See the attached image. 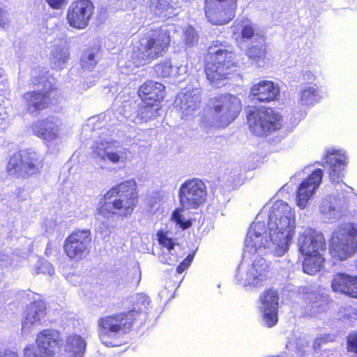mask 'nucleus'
<instances>
[{
	"mask_svg": "<svg viewBox=\"0 0 357 357\" xmlns=\"http://www.w3.org/2000/svg\"><path fill=\"white\" fill-rule=\"evenodd\" d=\"M268 231L270 239L275 245L274 255L281 257L289 250L295 234V215L287 203L275 201L268 212L267 227L264 222H254L249 229L248 238L254 241L263 237Z\"/></svg>",
	"mask_w": 357,
	"mask_h": 357,
	"instance_id": "1",
	"label": "nucleus"
},
{
	"mask_svg": "<svg viewBox=\"0 0 357 357\" xmlns=\"http://www.w3.org/2000/svg\"><path fill=\"white\" fill-rule=\"evenodd\" d=\"M149 297L138 293L133 298L132 309L101 317L98 321V335L101 342L107 347L121 345L116 337L129 333L142 314L148 313Z\"/></svg>",
	"mask_w": 357,
	"mask_h": 357,
	"instance_id": "2",
	"label": "nucleus"
},
{
	"mask_svg": "<svg viewBox=\"0 0 357 357\" xmlns=\"http://www.w3.org/2000/svg\"><path fill=\"white\" fill-rule=\"evenodd\" d=\"M139 195L133 179L121 181L112 186L100 199L97 212L104 218L130 217L139 203Z\"/></svg>",
	"mask_w": 357,
	"mask_h": 357,
	"instance_id": "3",
	"label": "nucleus"
},
{
	"mask_svg": "<svg viewBox=\"0 0 357 357\" xmlns=\"http://www.w3.org/2000/svg\"><path fill=\"white\" fill-rule=\"evenodd\" d=\"M170 45L169 30L162 26L147 29L132 43L131 58L136 66H144L162 56L167 52Z\"/></svg>",
	"mask_w": 357,
	"mask_h": 357,
	"instance_id": "4",
	"label": "nucleus"
},
{
	"mask_svg": "<svg viewBox=\"0 0 357 357\" xmlns=\"http://www.w3.org/2000/svg\"><path fill=\"white\" fill-rule=\"evenodd\" d=\"M30 86H42L41 90H32L23 93L22 100L26 112L31 116H38L52 105L60 102L61 91L43 75L33 76L30 79Z\"/></svg>",
	"mask_w": 357,
	"mask_h": 357,
	"instance_id": "5",
	"label": "nucleus"
},
{
	"mask_svg": "<svg viewBox=\"0 0 357 357\" xmlns=\"http://www.w3.org/2000/svg\"><path fill=\"white\" fill-rule=\"evenodd\" d=\"M204 61L206 79L217 87L234 74L238 68L234 53L223 48L221 45H210L204 54Z\"/></svg>",
	"mask_w": 357,
	"mask_h": 357,
	"instance_id": "6",
	"label": "nucleus"
},
{
	"mask_svg": "<svg viewBox=\"0 0 357 357\" xmlns=\"http://www.w3.org/2000/svg\"><path fill=\"white\" fill-rule=\"evenodd\" d=\"M178 195L180 206L173 211L172 219L180 228L186 229L192 226V222L185 220L181 212L203 206L206 201L207 188L198 178H188L181 185Z\"/></svg>",
	"mask_w": 357,
	"mask_h": 357,
	"instance_id": "7",
	"label": "nucleus"
},
{
	"mask_svg": "<svg viewBox=\"0 0 357 357\" xmlns=\"http://www.w3.org/2000/svg\"><path fill=\"white\" fill-rule=\"evenodd\" d=\"M43 159L31 149H21L9 157L6 172L16 178H26L41 172Z\"/></svg>",
	"mask_w": 357,
	"mask_h": 357,
	"instance_id": "8",
	"label": "nucleus"
},
{
	"mask_svg": "<svg viewBox=\"0 0 357 357\" xmlns=\"http://www.w3.org/2000/svg\"><path fill=\"white\" fill-rule=\"evenodd\" d=\"M246 120L251 133L261 137L280 130L283 126L282 116L269 107H255L253 110L248 112Z\"/></svg>",
	"mask_w": 357,
	"mask_h": 357,
	"instance_id": "9",
	"label": "nucleus"
},
{
	"mask_svg": "<svg viewBox=\"0 0 357 357\" xmlns=\"http://www.w3.org/2000/svg\"><path fill=\"white\" fill-rule=\"evenodd\" d=\"M165 93V86L160 82L149 79L141 84L137 95L142 105L139 109L137 117L146 122L155 117Z\"/></svg>",
	"mask_w": 357,
	"mask_h": 357,
	"instance_id": "10",
	"label": "nucleus"
},
{
	"mask_svg": "<svg viewBox=\"0 0 357 357\" xmlns=\"http://www.w3.org/2000/svg\"><path fill=\"white\" fill-rule=\"evenodd\" d=\"M356 251L357 229L353 225L340 227L333 233L329 245V253L332 258L343 261Z\"/></svg>",
	"mask_w": 357,
	"mask_h": 357,
	"instance_id": "11",
	"label": "nucleus"
},
{
	"mask_svg": "<svg viewBox=\"0 0 357 357\" xmlns=\"http://www.w3.org/2000/svg\"><path fill=\"white\" fill-rule=\"evenodd\" d=\"M35 343L38 351L33 345H27L24 349L23 357H55L63 340L59 331L45 328L36 334Z\"/></svg>",
	"mask_w": 357,
	"mask_h": 357,
	"instance_id": "12",
	"label": "nucleus"
},
{
	"mask_svg": "<svg viewBox=\"0 0 357 357\" xmlns=\"http://www.w3.org/2000/svg\"><path fill=\"white\" fill-rule=\"evenodd\" d=\"M92 234L89 229H76L65 238L63 250L67 257L73 261H80L90 253Z\"/></svg>",
	"mask_w": 357,
	"mask_h": 357,
	"instance_id": "13",
	"label": "nucleus"
},
{
	"mask_svg": "<svg viewBox=\"0 0 357 357\" xmlns=\"http://www.w3.org/2000/svg\"><path fill=\"white\" fill-rule=\"evenodd\" d=\"M215 115L214 123L218 128H224L234 121L241 112V102L231 94H222L213 99Z\"/></svg>",
	"mask_w": 357,
	"mask_h": 357,
	"instance_id": "14",
	"label": "nucleus"
},
{
	"mask_svg": "<svg viewBox=\"0 0 357 357\" xmlns=\"http://www.w3.org/2000/svg\"><path fill=\"white\" fill-rule=\"evenodd\" d=\"M238 0H205L204 13L207 20L213 25H224L236 16Z\"/></svg>",
	"mask_w": 357,
	"mask_h": 357,
	"instance_id": "15",
	"label": "nucleus"
},
{
	"mask_svg": "<svg viewBox=\"0 0 357 357\" xmlns=\"http://www.w3.org/2000/svg\"><path fill=\"white\" fill-rule=\"evenodd\" d=\"M95 14V6L91 0H75L66 11V21L70 27L83 30L86 29Z\"/></svg>",
	"mask_w": 357,
	"mask_h": 357,
	"instance_id": "16",
	"label": "nucleus"
},
{
	"mask_svg": "<svg viewBox=\"0 0 357 357\" xmlns=\"http://www.w3.org/2000/svg\"><path fill=\"white\" fill-rule=\"evenodd\" d=\"M61 126L62 121L60 119L49 115L33 122L31 129L36 137L44 141L52 142L59 137Z\"/></svg>",
	"mask_w": 357,
	"mask_h": 357,
	"instance_id": "17",
	"label": "nucleus"
},
{
	"mask_svg": "<svg viewBox=\"0 0 357 357\" xmlns=\"http://www.w3.org/2000/svg\"><path fill=\"white\" fill-rule=\"evenodd\" d=\"M322 178V169H316L300 184L296 190V204L300 208L306 207L314 191L320 185Z\"/></svg>",
	"mask_w": 357,
	"mask_h": 357,
	"instance_id": "18",
	"label": "nucleus"
},
{
	"mask_svg": "<svg viewBox=\"0 0 357 357\" xmlns=\"http://www.w3.org/2000/svg\"><path fill=\"white\" fill-rule=\"evenodd\" d=\"M324 160V166L328 170L331 181L338 183L344 176V171L347 164L346 155L340 150H328Z\"/></svg>",
	"mask_w": 357,
	"mask_h": 357,
	"instance_id": "19",
	"label": "nucleus"
},
{
	"mask_svg": "<svg viewBox=\"0 0 357 357\" xmlns=\"http://www.w3.org/2000/svg\"><path fill=\"white\" fill-rule=\"evenodd\" d=\"M298 250L301 254L314 253L326 250V241L323 235L312 228L305 229L298 238Z\"/></svg>",
	"mask_w": 357,
	"mask_h": 357,
	"instance_id": "20",
	"label": "nucleus"
},
{
	"mask_svg": "<svg viewBox=\"0 0 357 357\" xmlns=\"http://www.w3.org/2000/svg\"><path fill=\"white\" fill-rule=\"evenodd\" d=\"M331 286L335 293L357 298V275L343 272L336 273L333 276Z\"/></svg>",
	"mask_w": 357,
	"mask_h": 357,
	"instance_id": "21",
	"label": "nucleus"
},
{
	"mask_svg": "<svg viewBox=\"0 0 357 357\" xmlns=\"http://www.w3.org/2000/svg\"><path fill=\"white\" fill-rule=\"evenodd\" d=\"M280 94L279 88L271 80H261L254 84L250 89V97L259 102H270Z\"/></svg>",
	"mask_w": 357,
	"mask_h": 357,
	"instance_id": "22",
	"label": "nucleus"
},
{
	"mask_svg": "<svg viewBox=\"0 0 357 357\" xmlns=\"http://www.w3.org/2000/svg\"><path fill=\"white\" fill-rule=\"evenodd\" d=\"M269 266L264 259L255 261L248 273L246 286L261 287L268 278Z\"/></svg>",
	"mask_w": 357,
	"mask_h": 357,
	"instance_id": "23",
	"label": "nucleus"
},
{
	"mask_svg": "<svg viewBox=\"0 0 357 357\" xmlns=\"http://www.w3.org/2000/svg\"><path fill=\"white\" fill-rule=\"evenodd\" d=\"M261 41L252 43L245 50V55L248 59L257 66H261L266 63L267 59V45L265 38L260 36Z\"/></svg>",
	"mask_w": 357,
	"mask_h": 357,
	"instance_id": "24",
	"label": "nucleus"
},
{
	"mask_svg": "<svg viewBox=\"0 0 357 357\" xmlns=\"http://www.w3.org/2000/svg\"><path fill=\"white\" fill-rule=\"evenodd\" d=\"M321 252L301 254L303 257L302 268L304 273L312 275L324 268L325 259Z\"/></svg>",
	"mask_w": 357,
	"mask_h": 357,
	"instance_id": "25",
	"label": "nucleus"
},
{
	"mask_svg": "<svg viewBox=\"0 0 357 357\" xmlns=\"http://www.w3.org/2000/svg\"><path fill=\"white\" fill-rule=\"evenodd\" d=\"M233 26V35L236 39L249 40L255 36V24L246 17L236 21Z\"/></svg>",
	"mask_w": 357,
	"mask_h": 357,
	"instance_id": "26",
	"label": "nucleus"
},
{
	"mask_svg": "<svg viewBox=\"0 0 357 357\" xmlns=\"http://www.w3.org/2000/svg\"><path fill=\"white\" fill-rule=\"evenodd\" d=\"M201 102L202 98L199 93L193 91H187L180 99V108L188 114L198 109Z\"/></svg>",
	"mask_w": 357,
	"mask_h": 357,
	"instance_id": "27",
	"label": "nucleus"
},
{
	"mask_svg": "<svg viewBox=\"0 0 357 357\" xmlns=\"http://www.w3.org/2000/svg\"><path fill=\"white\" fill-rule=\"evenodd\" d=\"M318 87L316 84L305 86L300 92L299 101L302 105H313L318 101Z\"/></svg>",
	"mask_w": 357,
	"mask_h": 357,
	"instance_id": "28",
	"label": "nucleus"
},
{
	"mask_svg": "<svg viewBox=\"0 0 357 357\" xmlns=\"http://www.w3.org/2000/svg\"><path fill=\"white\" fill-rule=\"evenodd\" d=\"M261 307H278L279 294L273 287L265 289L259 296Z\"/></svg>",
	"mask_w": 357,
	"mask_h": 357,
	"instance_id": "29",
	"label": "nucleus"
},
{
	"mask_svg": "<svg viewBox=\"0 0 357 357\" xmlns=\"http://www.w3.org/2000/svg\"><path fill=\"white\" fill-rule=\"evenodd\" d=\"M66 347L69 351L79 354L84 351L86 343L80 335L73 334L66 337Z\"/></svg>",
	"mask_w": 357,
	"mask_h": 357,
	"instance_id": "30",
	"label": "nucleus"
},
{
	"mask_svg": "<svg viewBox=\"0 0 357 357\" xmlns=\"http://www.w3.org/2000/svg\"><path fill=\"white\" fill-rule=\"evenodd\" d=\"M261 318L268 328L275 326L278 321V307H261Z\"/></svg>",
	"mask_w": 357,
	"mask_h": 357,
	"instance_id": "31",
	"label": "nucleus"
},
{
	"mask_svg": "<svg viewBox=\"0 0 357 357\" xmlns=\"http://www.w3.org/2000/svg\"><path fill=\"white\" fill-rule=\"evenodd\" d=\"M98 53V50L91 47L85 50L80 59L82 67L86 69H92L97 64L96 60V55Z\"/></svg>",
	"mask_w": 357,
	"mask_h": 357,
	"instance_id": "32",
	"label": "nucleus"
},
{
	"mask_svg": "<svg viewBox=\"0 0 357 357\" xmlns=\"http://www.w3.org/2000/svg\"><path fill=\"white\" fill-rule=\"evenodd\" d=\"M52 56L54 64L58 68H61L63 65L69 59L70 54L67 50H65L63 48H57L52 53Z\"/></svg>",
	"mask_w": 357,
	"mask_h": 357,
	"instance_id": "33",
	"label": "nucleus"
},
{
	"mask_svg": "<svg viewBox=\"0 0 357 357\" xmlns=\"http://www.w3.org/2000/svg\"><path fill=\"white\" fill-rule=\"evenodd\" d=\"M172 66L169 61H163L155 64L153 70L158 77H167L170 75Z\"/></svg>",
	"mask_w": 357,
	"mask_h": 357,
	"instance_id": "34",
	"label": "nucleus"
},
{
	"mask_svg": "<svg viewBox=\"0 0 357 357\" xmlns=\"http://www.w3.org/2000/svg\"><path fill=\"white\" fill-rule=\"evenodd\" d=\"M158 241L160 245L166 248L169 251L174 249L175 243L172 238L168 237L166 233L162 230L157 232Z\"/></svg>",
	"mask_w": 357,
	"mask_h": 357,
	"instance_id": "35",
	"label": "nucleus"
},
{
	"mask_svg": "<svg viewBox=\"0 0 357 357\" xmlns=\"http://www.w3.org/2000/svg\"><path fill=\"white\" fill-rule=\"evenodd\" d=\"M347 351L357 357V330L349 333L346 342Z\"/></svg>",
	"mask_w": 357,
	"mask_h": 357,
	"instance_id": "36",
	"label": "nucleus"
},
{
	"mask_svg": "<svg viewBox=\"0 0 357 357\" xmlns=\"http://www.w3.org/2000/svg\"><path fill=\"white\" fill-rule=\"evenodd\" d=\"M92 153L95 157L105 160L106 148L102 142H96L92 146Z\"/></svg>",
	"mask_w": 357,
	"mask_h": 357,
	"instance_id": "37",
	"label": "nucleus"
},
{
	"mask_svg": "<svg viewBox=\"0 0 357 357\" xmlns=\"http://www.w3.org/2000/svg\"><path fill=\"white\" fill-rule=\"evenodd\" d=\"M194 257V252L188 254L187 257L177 266L176 269V273L181 274L183 272L187 270L190 267Z\"/></svg>",
	"mask_w": 357,
	"mask_h": 357,
	"instance_id": "38",
	"label": "nucleus"
},
{
	"mask_svg": "<svg viewBox=\"0 0 357 357\" xmlns=\"http://www.w3.org/2000/svg\"><path fill=\"white\" fill-rule=\"evenodd\" d=\"M45 312L43 310H35L33 313L29 312L26 317V320L30 324H35L36 323H38L40 321L41 318L44 316Z\"/></svg>",
	"mask_w": 357,
	"mask_h": 357,
	"instance_id": "39",
	"label": "nucleus"
},
{
	"mask_svg": "<svg viewBox=\"0 0 357 357\" xmlns=\"http://www.w3.org/2000/svg\"><path fill=\"white\" fill-rule=\"evenodd\" d=\"M121 158V155L117 152L114 151L107 152L105 154V159L107 158L114 164L119 162Z\"/></svg>",
	"mask_w": 357,
	"mask_h": 357,
	"instance_id": "40",
	"label": "nucleus"
},
{
	"mask_svg": "<svg viewBox=\"0 0 357 357\" xmlns=\"http://www.w3.org/2000/svg\"><path fill=\"white\" fill-rule=\"evenodd\" d=\"M67 0H46L47 3L53 9H59Z\"/></svg>",
	"mask_w": 357,
	"mask_h": 357,
	"instance_id": "41",
	"label": "nucleus"
},
{
	"mask_svg": "<svg viewBox=\"0 0 357 357\" xmlns=\"http://www.w3.org/2000/svg\"><path fill=\"white\" fill-rule=\"evenodd\" d=\"M0 357H19L18 354L10 349H5L0 351Z\"/></svg>",
	"mask_w": 357,
	"mask_h": 357,
	"instance_id": "42",
	"label": "nucleus"
},
{
	"mask_svg": "<svg viewBox=\"0 0 357 357\" xmlns=\"http://www.w3.org/2000/svg\"><path fill=\"white\" fill-rule=\"evenodd\" d=\"M6 24V17L3 9L0 8V27L4 26Z\"/></svg>",
	"mask_w": 357,
	"mask_h": 357,
	"instance_id": "43",
	"label": "nucleus"
},
{
	"mask_svg": "<svg viewBox=\"0 0 357 357\" xmlns=\"http://www.w3.org/2000/svg\"><path fill=\"white\" fill-rule=\"evenodd\" d=\"M319 295L317 293H312L311 295L305 298L306 303L316 302Z\"/></svg>",
	"mask_w": 357,
	"mask_h": 357,
	"instance_id": "44",
	"label": "nucleus"
},
{
	"mask_svg": "<svg viewBox=\"0 0 357 357\" xmlns=\"http://www.w3.org/2000/svg\"><path fill=\"white\" fill-rule=\"evenodd\" d=\"M51 251H52V243H48L47 248L45 250V254L47 256H48L49 255V252H50V253Z\"/></svg>",
	"mask_w": 357,
	"mask_h": 357,
	"instance_id": "45",
	"label": "nucleus"
},
{
	"mask_svg": "<svg viewBox=\"0 0 357 357\" xmlns=\"http://www.w3.org/2000/svg\"><path fill=\"white\" fill-rule=\"evenodd\" d=\"M262 242H254L252 246L255 248H260L261 246Z\"/></svg>",
	"mask_w": 357,
	"mask_h": 357,
	"instance_id": "46",
	"label": "nucleus"
},
{
	"mask_svg": "<svg viewBox=\"0 0 357 357\" xmlns=\"http://www.w3.org/2000/svg\"><path fill=\"white\" fill-rule=\"evenodd\" d=\"M139 281H140V275H137L136 277L135 284L137 285L139 283Z\"/></svg>",
	"mask_w": 357,
	"mask_h": 357,
	"instance_id": "47",
	"label": "nucleus"
}]
</instances>
